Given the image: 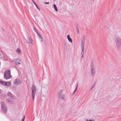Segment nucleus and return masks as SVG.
<instances>
[{
    "mask_svg": "<svg viewBox=\"0 0 121 121\" xmlns=\"http://www.w3.org/2000/svg\"><path fill=\"white\" fill-rule=\"evenodd\" d=\"M115 41L117 48L121 49V39L118 36H116L115 37Z\"/></svg>",
    "mask_w": 121,
    "mask_h": 121,
    "instance_id": "1",
    "label": "nucleus"
},
{
    "mask_svg": "<svg viewBox=\"0 0 121 121\" xmlns=\"http://www.w3.org/2000/svg\"><path fill=\"white\" fill-rule=\"evenodd\" d=\"M10 69L6 70L4 73V78L5 79H9L11 76L10 75Z\"/></svg>",
    "mask_w": 121,
    "mask_h": 121,
    "instance_id": "2",
    "label": "nucleus"
},
{
    "mask_svg": "<svg viewBox=\"0 0 121 121\" xmlns=\"http://www.w3.org/2000/svg\"><path fill=\"white\" fill-rule=\"evenodd\" d=\"M32 91L31 95L32 99L33 100H34V97L35 94L36 93V87L34 85H33L31 88Z\"/></svg>",
    "mask_w": 121,
    "mask_h": 121,
    "instance_id": "3",
    "label": "nucleus"
},
{
    "mask_svg": "<svg viewBox=\"0 0 121 121\" xmlns=\"http://www.w3.org/2000/svg\"><path fill=\"white\" fill-rule=\"evenodd\" d=\"M58 95L64 101L65 100V98L63 94L62 91L61 90L59 91L58 93Z\"/></svg>",
    "mask_w": 121,
    "mask_h": 121,
    "instance_id": "4",
    "label": "nucleus"
},
{
    "mask_svg": "<svg viewBox=\"0 0 121 121\" xmlns=\"http://www.w3.org/2000/svg\"><path fill=\"white\" fill-rule=\"evenodd\" d=\"M0 83L7 87H9L11 85V83L10 82H5L4 81L0 80Z\"/></svg>",
    "mask_w": 121,
    "mask_h": 121,
    "instance_id": "5",
    "label": "nucleus"
},
{
    "mask_svg": "<svg viewBox=\"0 0 121 121\" xmlns=\"http://www.w3.org/2000/svg\"><path fill=\"white\" fill-rule=\"evenodd\" d=\"M95 68L93 65H92L91 67V76L93 77L95 74Z\"/></svg>",
    "mask_w": 121,
    "mask_h": 121,
    "instance_id": "6",
    "label": "nucleus"
},
{
    "mask_svg": "<svg viewBox=\"0 0 121 121\" xmlns=\"http://www.w3.org/2000/svg\"><path fill=\"white\" fill-rule=\"evenodd\" d=\"M1 108L2 110L3 111L4 113H6L7 112V108L5 104L4 103L2 104Z\"/></svg>",
    "mask_w": 121,
    "mask_h": 121,
    "instance_id": "7",
    "label": "nucleus"
},
{
    "mask_svg": "<svg viewBox=\"0 0 121 121\" xmlns=\"http://www.w3.org/2000/svg\"><path fill=\"white\" fill-rule=\"evenodd\" d=\"M21 82V81L20 78H17L14 81L13 83L15 84L19 85Z\"/></svg>",
    "mask_w": 121,
    "mask_h": 121,
    "instance_id": "8",
    "label": "nucleus"
},
{
    "mask_svg": "<svg viewBox=\"0 0 121 121\" xmlns=\"http://www.w3.org/2000/svg\"><path fill=\"white\" fill-rule=\"evenodd\" d=\"M26 41H27V43H30L32 44H32L33 41L32 39L29 36V37L27 38V40H26Z\"/></svg>",
    "mask_w": 121,
    "mask_h": 121,
    "instance_id": "9",
    "label": "nucleus"
},
{
    "mask_svg": "<svg viewBox=\"0 0 121 121\" xmlns=\"http://www.w3.org/2000/svg\"><path fill=\"white\" fill-rule=\"evenodd\" d=\"M13 61L16 65H19L20 64L19 63V60L18 59H13Z\"/></svg>",
    "mask_w": 121,
    "mask_h": 121,
    "instance_id": "10",
    "label": "nucleus"
},
{
    "mask_svg": "<svg viewBox=\"0 0 121 121\" xmlns=\"http://www.w3.org/2000/svg\"><path fill=\"white\" fill-rule=\"evenodd\" d=\"M12 98H9L6 99V102L7 103L9 104L12 102Z\"/></svg>",
    "mask_w": 121,
    "mask_h": 121,
    "instance_id": "11",
    "label": "nucleus"
},
{
    "mask_svg": "<svg viewBox=\"0 0 121 121\" xmlns=\"http://www.w3.org/2000/svg\"><path fill=\"white\" fill-rule=\"evenodd\" d=\"M37 34L38 36L40 39V41H41V42H42L43 41V39L42 37V36L39 32H38Z\"/></svg>",
    "mask_w": 121,
    "mask_h": 121,
    "instance_id": "12",
    "label": "nucleus"
},
{
    "mask_svg": "<svg viewBox=\"0 0 121 121\" xmlns=\"http://www.w3.org/2000/svg\"><path fill=\"white\" fill-rule=\"evenodd\" d=\"M7 95L10 98H12L13 97V95L10 92H9L8 94H7Z\"/></svg>",
    "mask_w": 121,
    "mask_h": 121,
    "instance_id": "13",
    "label": "nucleus"
},
{
    "mask_svg": "<svg viewBox=\"0 0 121 121\" xmlns=\"http://www.w3.org/2000/svg\"><path fill=\"white\" fill-rule=\"evenodd\" d=\"M67 39L71 43L72 42V39L70 37V36L69 35H68L67 36Z\"/></svg>",
    "mask_w": 121,
    "mask_h": 121,
    "instance_id": "14",
    "label": "nucleus"
},
{
    "mask_svg": "<svg viewBox=\"0 0 121 121\" xmlns=\"http://www.w3.org/2000/svg\"><path fill=\"white\" fill-rule=\"evenodd\" d=\"M32 0V1L33 2L34 4H35V6H36V7L39 10H40V9L39 7L38 6L37 4H36L35 2L33 0Z\"/></svg>",
    "mask_w": 121,
    "mask_h": 121,
    "instance_id": "15",
    "label": "nucleus"
},
{
    "mask_svg": "<svg viewBox=\"0 0 121 121\" xmlns=\"http://www.w3.org/2000/svg\"><path fill=\"white\" fill-rule=\"evenodd\" d=\"M84 42H82V43L81 44L82 48H84Z\"/></svg>",
    "mask_w": 121,
    "mask_h": 121,
    "instance_id": "16",
    "label": "nucleus"
},
{
    "mask_svg": "<svg viewBox=\"0 0 121 121\" xmlns=\"http://www.w3.org/2000/svg\"><path fill=\"white\" fill-rule=\"evenodd\" d=\"M53 6L54 7V8L55 10H56V11H57L58 10H57V7H56V5L55 4H54Z\"/></svg>",
    "mask_w": 121,
    "mask_h": 121,
    "instance_id": "17",
    "label": "nucleus"
},
{
    "mask_svg": "<svg viewBox=\"0 0 121 121\" xmlns=\"http://www.w3.org/2000/svg\"><path fill=\"white\" fill-rule=\"evenodd\" d=\"M16 52L19 54H20L21 52V50L19 49H18L16 51Z\"/></svg>",
    "mask_w": 121,
    "mask_h": 121,
    "instance_id": "18",
    "label": "nucleus"
},
{
    "mask_svg": "<svg viewBox=\"0 0 121 121\" xmlns=\"http://www.w3.org/2000/svg\"><path fill=\"white\" fill-rule=\"evenodd\" d=\"M84 54V52H82L81 53V55L82 58L83 57V55Z\"/></svg>",
    "mask_w": 121,
    "mask_h": 121,
    "instance_id": "19",
    "label": "nucleus"
},
{
    "mask_svg": "<svg viewBox=\"0 0 121 121\" xmlns=\"http://www.w3.org/2000/svg\"><path fill=\"white\" fill-rule=\"evenodd\" d=\"M85 36H83V39L82 40V41L83 42H85Z\"/></svg>",
    "mask_w": 121,
    "mask_h": 121,
    "instance_id": "20",
    "label": "nucleus"
},
{
    "mask_svg": "<svg viewBox=\"0 0 121 121\" xmlns=\"http://www.w3.org/2000/svg\"><path fill=\"white\" fill-rule=\"evenodd\" d=\"M78 83H77V86H76V88L75 89V90L73 93H74V92H75V91H76L77 89V87H78Z\"/></svg>",
    "mask_w": 121,
    "mask_h": 121,
    "instance_id": "21",
    "label": "nucleus"
},
{
    "mask_svg": "<svg viewBox=\"0 0 121 121\" xmlns=\"http://www.w3.org/2000/svg\"><path fill=\"white\" fill-rule=\"evenodd\" d=\"M34 29L35 32L37 33L38 32L37 31V30L34 27Z\"/></svg>",
    "mask_w": 121,
    "mask_h": 121,
    "instance_id": "22",
    "label": "nucleus"
},
{
    "mask_svg": "<svg viewBox=\"0 0 121 121\" xmlns=\"http://www.w3.org/2000/svg\"><path fill=\"white\" fill-rule=\"evenodd\" d=\"M77 30L78 33V34L79 33V30L78 28V27L77 28Z\"/></svg>",
    "mask_w": 121,
    "mask_h": 121,
    "instance_id": "23",
    "label": "nucleus"
},
{
    "mask_svg": "<svg viewBox=\"0 0 121 121\" xmlns=\"http://www.w3.org/2000/svg\"><path fill=\"white\" fill-rule=\"evenodd\" d=\"M94 86H95V85H93L92 88H91V90H92V89H93L94 88Z\"/></svg>",
    "mask_w": 121,
    "mask_h": 121,
    "instance_id": "24",
    "label": "nucleus"
},
{
    "mask_svg": "<svg viewBox=\"0 0 121 121\" xmlns=\"http://www.w3.org/2000/svg\"><path fill=\"white\" fill-rule=\"evenodd\" d=\"M25 118V116H24V117H23L22 118V121H24Z\"/></svg>",
    "mask_w": 121,
    "mask_h": 121,
    "instance_id": "25",
    "label": "nucleus"
},
{
    "mask_svg": "<svg viewBox=\"0 0 121 121\" xmlns=\"http://www.w3.org/2000/svg\"><path fill=\"white\" fill-rule=\"evenodd\" d=\"M82 48V52H84V48Z\"/></svg>",
    "mask_w": 121,
    "mask_h": 121,
    "instance_id": "26",
    "label": "nucleus"
},
{
    "mask_svg": "<svg viewBox=\"0 0 121 121\" xmlns=\"http://www.w3.org/2000/svg\"><path fill=\"white\" fill-rule=\"evenodd\" d=\"M44 4H49V2H44Z\"/></svg>",
    "mask_w": 121,
    "mask_h": 121,
    "instance_id": "27",
    "label": "nucleus"
},
{
    "mask_svg": "<svg viewBox=\"0 0 121 121\" xmlns=\"http://www.w3.org/2000/svg\"><path fill=\"white\" fill-rule=\"evenodd\" d=\"M1 90L0 89V94H1Z\"/></svg>",
    "mask_w": 121,
    "mask_h": 121,
    "instance_id": "28",
    "label": "nucleus"
},
{
    "mask_svg": "<svg viewBox=\"0 0 121 121\" xmlns=\"http://www.w3.org/2000/svg\"><path fill=\"white\" fill-rule=\"evenodd\" d=\"M89 120H88V119H86V121H89Z\"/></svg>",
    "mask_w": 121,
    "mask_h": 121,
    "instance_id": "29",
    "label": "nucleus"
},
{
    "mask_svg": "<svg viewBox=\"0 0 121 121\" xmlns=\"http://www.w3.org/2000/svg\"><path fill=\"white\" fill-rule=\"evenodd\" d=\"M89 121H92V120L91 119H90Z\"/></svg>",
    "mask_w": 121,
    "mask_h": 121,
    "instance_id": "30",
    "label": "nucleus"
},
{
    "mask_svg": "<svg viewBox=\"0 0 121 121\" xmlns=\"http://www.w3.org/2000/svg\"><path fill=\"white\" fill-rule=\"evenodd\" d=\"M1 54L0 53V57H1Z\"/></svg>",
    "mask_w": 121,
    "mask_h": 121,
    "instance_id": "31",
    "label": "nucleus"
},
{
    "mask_svg": "<svg viewBox=\"0 0 121 121\" xmlns=\"http://www.w3.org/2000/svg\"><path fill=\"white\" fill-rule=\"evenodd\" d=\"M94 121V119H93L92 121Z\"/></svg>",
    "mask_w": 121,
    "mask_h": 121,
    "instance_id": "32",
    "label": "nucleus"
},
{
    "mask_svg": "<svg viewBox=\"0 0 121 121\" xmlns=\"http://www.w3.org/2000/svg\"><path fill=\"white\" fill-rule=\"evenodd\" d=\"M93 1H94L95 0H92Z\"/></svg>",
    "mask_w": 121,
    "mask_h": 121,
    "instance_id": "33",
    "label": "nucleus"
}]
</instances>
